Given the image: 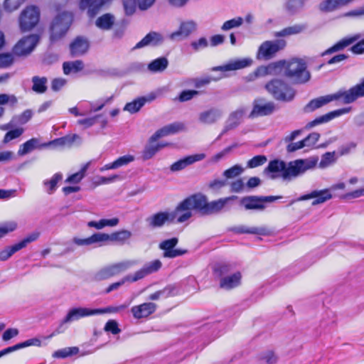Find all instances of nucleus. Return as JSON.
<instances>
[{"instance_id": "1", "label": "nucleus", "mask_w": 364, "mask_h": 364, "mask_svg": "<svg viewBox=\"0 0 364 364\" xmlns=\"http://www.w3.org/2000/svg\"><path fill=\"white\" fill-rule=\"evenodd\" d=\"M68 0H53L56 6L57 14L50 25V41L55 42L65 36L73 21L71 12L62 10L59 4Z\"/></svg>"}, {"instance_id": "2", "label": "nucleus", "mask_w": 364, "mask_h": 364, "mask_svg": "<svg viewBox=\"0 0 364 364\" xmlns=\"http://www.w3.org/2000/svg\"><path fill=\"white\" fill-rule=\"evenodd\" d=\"M203 200L197 194L191 196L181 201L174 210L169 212L171 223H183L193 216L194 210L199 211Z\"/></svg>"}, {"instance_id": "3", "label": "nucleus", "mask_w": 364, "mask_h": 364, "mask_svg": "<svg viewBox=\"0 0 364 364\" xmlns=\"http://www.w3.org/2000/svg\"><path fill=\"white\" fill-rule=\"evenodd\" d=\"M282 63V75L297 83H304L310 79V73L306 70V63L301 59L294 58L289 61H279Z\"/></svg>"}, {"instance_id": "4", "label": "nucleus", "mask_w": 364, "mask_h": 364, "mask_svg": "<svg viewBox=\"0 0 364 364\" xmlns=\"http://www.w3.org/2000/svg\"><path fill=\"white\" fill-rule=\"evenodd\" d=\"M161 267V262L159 259L154 260L149 263L146 264L139 270L133 274H129L124 277L121 281L112 284L106 290L109 293L113 290L118 289L123 285L125 282H135L140 280L147 275L158 271Z\"/></svg>"}, {"instance_id": "5", "label": "nucleus", "mask_w": 364, "mask_h": 364, "mask_svg": "<svg viewBox=\"0 0 364 364\" xmlns=\"http://www.w3.org/2000/svg\"><path fill=\"white\" fill-rule=\"evenodd\" d=\"M318 162L317 156H311L304 159H297L291 161L287 166V169L284 173V178L296 177L309 170L314 169Z\"/></svg>"}, {"instance_id": "6", "label": "nucleus", "mask_w": 364, "mask_h": 364, "mask_svg": "<svg viewBox=\"0 0 364 364\" xmlns=\"http://www.w3.org/2000/svg\"><path fill=\"white\" fill-rule=\"evenodd\" d=\"M40 11L34 6H26L20 14L18 26L22 32L32 30L39 22Z\"/></svg>"}, {"instance_id": "7", "label": "nucleus", "mask_w": 364, "mask_h": 364, "mask_svg": "<svg viewBox=\"0 0 364 364\" xmlns=\"http://www.w3.org/2000/svg\"><path fill=\"white\" fill-rule=\"evenodd\" d=\"M286 46L287 42L284 39L266 41L259 46L256 57L258 60H269Z\"/></svg>"}, {"instance_id": "8", "label": "nucleus", "mask_w": 364, "mask_h": 364, "mask_svg": "<svg viewBox=\"0 0 364 364\" xmlns=\"http://www.w3.org/2000/svg\"><path fill=\"white\" fill-rule=\"evenodd\" d=\"M266 89L273 97L279 100L290 101L294 97L293 89L282 81L274 80L266 85Z\"/></svg>"}, {"instance_id": "9", "label": "nucleus", "mask_w": 364, "mask_h": 364, "mask_svg": "<svg viewBox=\"0 0 364 364\" xmlns=\"http://www.w3.org/2000/svg\"><path fill=\"white\" fill-rule=\"evenodd\" d=\"M39 36L31 34L21 38L13 48V53L17 56H26L31 54L39 42Z\"/></svg>"}, {"instance_id": "10", "label": "nucleus", "mask_w": 364, "mask_h": 364, "mask_svg": "<svg viewBox=\"0 0 364 364\" xmlns=\"http://www.w3.org/2000/svg\"><path fill=\"white\" fill-rule=\"evenodd\" d=\"M253 60L250 58H236L230 60L226 64L214 67L213 68V71H220L222 73L220 76L214 80L221 79L227 76L225 73L229 71H235L237 70L243 69L247 67H250L252 65Z\"/></svg>"}, {"instance_id": "11", "label": "nucleus", "mask_w": 364, "mask_h": 364, "mask_svg": "<svg viewBox=\"0 0 364 364\" xmlns=\"http://www.w3.org/2000/svg\"><path fill=\"white\" fill-rule=\"evenodd\" d=\"M198 197H200L203 200L201 208H200V212L203 214H212L221 210L226 204L235 199V196L228 197L224 198H220L217 200H213L210 203L208 202L207 198L205 196L202 194H197Z\"/></svg>"}, {"instance_id": "12", "label": "nucleus", "mask_w": 364, "mask_h": 364, "mask_svg": "<svg viewBox=\"0 0 364 364\" xmlns=\"http://www.w3.org/2000/svg\"><path fill=\"white\" fill-rule=\"evenodd\" d=\"M334 100H341L344 103V95L343 94V91L340 90L331 95H327L315 98L308 103L305 107V109L306 112H313Z\"/></svg>"}, {"instance_id": "13", "label": "nucleus", "mask_w": 364, "mask_h": 364, "mask_svg": "<svg viewBox=\"0 0 364 364\" xmlns=\"http://www.w3.org/2000/svg\"><path fill=\"white\" fill-rule=\"evenodd\" d=\"M282 72V63L277 62L270 63L267 66H260L257 68L254 73L248 76L250 80H254L259 77L267 75H280Z\"/></svg>"}, {"instance_id": "14", "label": "nucleus", "mask_w": 364, "mask_h": 364, "mask_svg": "<svg viewBox=\"0 0 364 364\" xmlns=\"http://www.w3.org/2000/svg\"><path fill=\"white\" fill-rule=\"evenodd\" d=\"M196 23L193 21H186L181 23L178 30L169 35L172 41H181L187 38L196 30Z\"/></svg>"}, {"instance_id": "15", "label": "nucleus", "mask_w": 364, "mask_h": 364, "mask_svg": "<svg viewBox=\"0 0 364 364\" xmlns=\"http://www.w3.org/2000/svg\"><path fill=\"white\" fill-rule=\"evenodd\" d=\"M223 111L218 107H211L200 112L198 120L201 124L210 125L216 123L222 117Z\"/></svg>"}, {"instance_id": "16", "label": "nucleus", "mask_w": 364, "mask_h": 364, "mask_svg": "<svg viewBox=\"0 0 364 364\" xmlns=\"http://www.w3.org/2000/svg\"><path fill=\"white\" fill-rule=\"evenodd\" d=\"M97 315V309L77 307L70 309L63 320V323H71L82 318Z\"/></svg>"}, {"instance_id": "17", "label": "nucleus", "mask_w": 364, "mask_h": 364, "mask_svg": "<svg viewBox=\"0 0 364 364\" xmlns=\"http://www.w3.org/2000/svg\"><path fill=\"white\" fill-rule=\"evenodd\" d=\"M186 127L182 122H174L164 126L161 129L157 130L151 137V141H156L159 139L177 134L184 131Z\"/></svg>"}, {"instance_id": "18", "label": "nucleus", "mask_w": 364, "mask_h": 364, "mask_svg": "<svg viewBox=\"0 0 364 364\" xmlns=\"http://www.w3.org/2000/svg\"><path fill=\"white\" fill-rule=\"evenodd\" d=\"M112 0H80V9H87V14L90 16H95L98 11L103 7L109 4Z\"/></svg>"}, {"instance_id": "19", "label": "nucleus", "mask_w": 364, "mask_h": 364, "mask_svg": "<svg viewBox=\"0 0 364 364\" xmlns=\"http://www.w3.org/2000/svg\"><path fill=\"white\" fill-rule=\"evenodd\" d=\"M178 243V239L173 237L161 242L159 247L164 250V256L165 257L173 258L186 253V250L173 249Z\"/></svg>"}, {"instance_id": "20", "label": "nucleus", "mask_w": 364, "mask_h": 364, "mask_svg": "<svg viewBox=\"0 0 364 364\" xmlns=\"http://www.w3.org/2000/svg\"><path fill=\"white\" fill-rule=\"evenodd\" d=\"M274 110V105L272 102H267L262 99L256 100L254 102L253 109L250 114V117H255L269 115L272 114Z\"/></svg>"}, {"instance_id": "21", "label": "nucleus", "mask_w": 364, "mask_h": 364, "mask_svg": "<svg viewBox=\"0 0 364 364\" xmlns=\"http://www.w3.org/2000/svg\"><path fill=\"white\" fill-rule=\"evenodd\" d=\"M205 158V154H197L191 156H188L185 158L179 159L174 162L170 167V170L173 172H177L185 169L188 166L200 161Z\"/></svg>"}, {"instance_id": "22", "label": "nucleus", "mask_w": 364, "mask_h": 364, "mask_svg": "<svg viewBox=\"0 0 364 364\" xmlns=\"http://www.w3.org/2000/svg\"><path fill=\"white\" fill-rule=\"evenodd\" d=\"M349 112H350V108H342V109H339L337 110H334V111L331 112L321 116L311 122H309L305 126V129H310L315 126H317L322 123L328 122L330 120L333 119V118L339 117L342 114L348 113Z\"/></svg>"}, {"instance_id": "23", "label": "nucleus", "mask_w": 364, "mask_h": 364, "mask_svg": "<svg viewBox=\"0 0 364 364\" xmlns=\"http://www.w3.org/2000/svg\"><path fill=\"white\" fill-rule=\"evenodd\" d=\"M333 198V195L330 192V189H323L321 191H314L309 194L304 195L299 198V200H306L311 198H315L312 202V205H315L323 203Z\"/></svg>"}, {"instance_id": "24", "label": "nucleus", "mask_w": 364, "mask_h": 364, "mask_svg": "<svg viewBox=\"0 0 364 364\" xmlns=\"http://www.w3.org/2000/svg\"><path fill=\"white\" fill-rule=\"evenodd\" d=\"M167 222L171 223V218L169 212L166 211L155 213L146 219V225L151 228H161Z\"/></svg>"}, {"instance_id": "25", "label": "nucleus", "mask_w": 364, "mask_h": 364, "mask_svg": "<svg viewBox=\"0 0 364 364\" xmlns=\"http://www.w3.org/2000/svg\"><path fill=\"white\" fill-rule=\"evenodd\" d=\"M247 107H242L236 109L235 112H232L225 126V128L222 132V134L226 132L227 131L234 129L242 121L244 116L247 114Z\"/></svg>"}, {"instance_id": "26", "label": "nucleus", "mask_w": 364, "mask_h": 364, "mask_svg": "<svg viewBox=\"0 0 364 364\" xmlns=\"http://www.w3.org/2000/svg\"><path fill=\"white\" fill-rule=\"evenodd\" d=\"M156 304L151 302L144 303L134 306L131 312L135 318L139 319L146 318L156 311Z\"/></svg>"}, {"instance_id": "27", "label": "nucleus", "mask_w": 364, "mask_h": 364, "mask_svg": "<svg viewBox=\"0 0 364 364\" xmlns=\"http://www.w3.org/2000/svg\"><path fill=\"white\" fill-rule=\"evenodd\" d=\"M287 169L285 163L279 160H274L269 162L268 166L265 168L264 173L269 175L271 178H274L280 173L284 177V173Z\"/></svg>"}, {"instance_id": "28", "label": "nucleus", "mask_w": 364, "mask_h": 364, "mask_svg": "<svg viewBox=\"0 0 364 364\" xmlns=\"http://www.w3.org/2000/svg\"><path fill=\"white\" fill-rule=\"evenodd\" d=\"M88 48L89 42L82 37L76 38L70 46V53L73 56H78L85 53Z\"/></svg>"}, {"instance_id": "29", "label": "nucleus", "mask_w": 364, "mask_h": 364, "mask_svg": "<svg viewBox=\"0 0 364 364\" xmlns=\"http://www.w3.org/2000/svg\"><path fill=\"white\" fill-rule=\"evenodd\" d=\"M344 103H350L357 98L364 96V80L348 90L343 91Z\"/></svg>"}, {"instance_id": "30", "label": "nucleus", "mask_w": 364, "mask_h": 364, "mask_svg": "<svg viewBox=\"0 0 364 364\" xmlns=\"http://www.w3.org/2000/svg\"><path fill=\"white\" fill-rule=\"evenodd\" d=\"M241 204L246 210H262L265 208L266 205L264 204L261 197L249 196L243 198L241 200Z\"/></svg>"}, {"instance_id": "31", "label": "nucleus", "mask_w": 364, "mask_h": 364, "mask_svg": "<svg viewBox=\"0 0 364 364\" xmlns=\"http://www.w3.org/2000/svg\"><path fill=\"white\" fill-rule=\"evenodd\" d=\"M361 37L360 34H355L350 36L346 37L338 41L337 43H336L333 46L326 50L323 53V55L326 54H330L336 51H338L340 50L343 49L344 48L347 47L348 46L350 45L353 42L356 41Z\"/></svg>"}, {"instance_id": "32", "label": "nucleus", "mask_w": 364, "mask_h": 364, "mask_svg": "<svg viewBox=\"0 0 364 364\" xmlns=\"http://www.w3.org/2000/svg\"><path fill=\"white\" fill-rule=\"evenodd\" d=\"M242 275L240 272H235L232 274L225 277L220 279V287L225 289H231L240 284Z\"/></svg>"}, {"instance_id": "33", "label": "nucleus", "mask_w": 364, "mask_h": 364, "mask_svg": "<svg viewBox=\"0 0 364 364\" xmlns=\"http://www.w3.org/2000/svg\"><path fill=\"white\" fill-rule=\"evenodd\" d=\"M306 29L304 24H296L291 26L286 27L279 31L274 32L273 36L276 38L288 37L290 36L301 33Z\"/></svg>"}, {"instance_id": "34", "label": "nucleus", "mask_w": 364, "mask_h": 364, "mask_svg": "<svg viewBox=\"0 0 364 364\" xmlns=\"http://www.w3.org/2000/svg\"><path fill=\"white\" fill-rule=\"evenodd\" d=\"M162 41L163 37L160 33L151 32L136 45V48H141L145 46H156Z\"/></svg>"}, {"instance_id": "35", "label": "nucleus", "mask_w": 364, "mask_h": 364, "mask_svg": "<svg viewBox=\"0 0 364 364\" xmlns=\"http://www.w3.org/2000/svg\"><path fill=\"white\" fill-rule=\"evenodd\" d=\"M119 219L117 218H112L109 219L103 218L99 221H90L87 223L89 228H94L97 230H102L105 227H114L119 224Z\"/></svg>"}, {"instance_id": "36", "label": "nucleus", "mask_w": 364, "mask_h": 364, "mask_svg": "<svg viewBox=\"0 0 364 364\" xmlns=\"http://www.w3.org/2000/svg\"><path fill=\"white\" fill-rule=\"evenodd\" d=\"M132 237V232L127 230H121L109 234V243L124 244Z\"/></svg>"}, {"instance_id": "37", "label": "nucleus", "mask_w": 364, "mask_h": 364, "mask_svg": "<svg viewBox=\"0 0 364 364\" xmlns=\"http://www.w3.org/2000/svg\"><path fill=\"white\" fill-rule=\"evenodd\" d=\"M43 346V344L42 341L39 338L36 337L28 339L23 342L17 343L13 346L8 347L7 348L9 350V353H12L17 350L30 346L41 347Z\"/></svg>"}, {"instance_id": "38", "label": "nucleus", "mask_w": 364, "mask_h": 364, "mask_svg": "<svg viewBox=\"0 0 364 364\" xmlns=\"http://www.w3.org/2000/svg\"><path fill=\"white\" fill-rule=\"evenodd\" d=\"M238 232L240 233H250L264 236L271 235L273 231L267 227H251L247 228L242 226L237 228Z\"/></svg>"}, {"instance_id": "39", "label": "nucleus", "mask_w": 364, "mask_h": 364, "mask_svg": "<svg viewBox=\"0 0 364 364\" xmlns=\"http://www.w3.org/2000/svg\"><path fill=\"white\" fill-rule=\"evenodd\" d=\"M115 22V18L110 14H105L100 16L95 21L97 28L102 30H109Z\"/></svg>"}, {"instance_id": "40", "label": "nucleus", "mask_w": 364, "mask_h": 364, "mask_svg": "<svg viewBox=\"0 0 364 364\" xmlns=\"http://www.w3.org/2000/svg\"><path fill=\"white\" fill-rule=\"evenodd\" d=\"M149 140V144L145 147L142 156L144 160H148L152 158L161 149L166 146V144L154 143Z\"/></svg>"}, {"instance_id": "41", "label": "nucleus", "mask_w": 364, "mask_h": 364, "mask_svg": "<svg viewBox=\"0 0 364 364\" xmlns=\"http://www.w3.org/2000/svg\"><path fill=\"white\" fill-rule=\"evenodd\" d=\"M41 146V145L40 144L39 140L36 138H33L20 146L18 154L24 156Z\"/></svg>"}, {"instance_id": "42", "label": "nucleus", "mask_w": 364, "mask_h": 364, "mask_svg": "<svg viewBox=\"0 0 364 364\" xmlns=\"http://www.w3.org/2000/svg\"><path fill=\"white\" fill-rule=\"evenodd\" d=\"M84 68L81 60L65 62L63 65V72L65 75L75 74L81 71Z\"/></svg>"}, {"instance_id": "43", "label": "nucleus", "mask_w": 364, "mask_h": 364, "mask_svg": "<svg viewBox=\"0 0 364 364\" xmlns=\"http://www.w3.org/2000/svg\"><path fill=\"white\" fill-rule=\"evenodd\" d=\"M146 101V98L144 97L136 99L131 102L127 103L124 107V110L131 114L136 113L144 105Z\"/></svg>"}, {"instance_id": "44", "label": "nucleus", "mask_w": 364, "mask_h": 364, "mask_svg": "<svg viewBox=\"0 0 364 364\" xmlns=\"http://www.w3.org/2000/svg\"><path fill=\"white\" fill-rule=\"evenodd\" d=\"M168 65V60L165 58H159L151 63H150L148 65V68L150 71L156 73L161 72L164 70Z\"/></svg>"}, {"instance_id": "45", "label": "nucleus", "mask_w": 364, "mask_h": 364, "mask_svg": "<svg viewBox=\"0 0 364 364\" xmlns=\"http://www.w3.org/2000/svg\"><path fill=\"white\" fill-rule=\"evenodd\" d=\"M341 7L339 0H323L318 6L323 12H331Z\"/></svg>"}, {"instance_id": "46", "label": "nucleus", "mask_w": 364, "mask_h": 364, "mask_svg": "<svg viewBox=\"0 0 364 364\" xmlns=\"http://www.w3.org/2000/svg\"><path fill=\"white\" fill-rule=\"evenodd\" d=\"M79 352L77 347H67L55 351L53 357L55 358H65L73 355H76Z\"/></svg>"}, {"instance_id": "47", "label": "nucleus", "mask_w": 364, "mask_h": 364, "mask_svg": "<svg viewBox=\"0 0 364 364\" xmlns=\"http://www.w3.org/2000/svg\"><path fill=\"white\" fill-rule=\"evenodd\" d=\"M337 159L336 153L333 152H326L322 155L321 161L318 164V167L320 168H326L331 165L333 164Z\"/></svg>"}, {"instance_id": "48", "label": "nucleus", "mask_w": 364, "mask_h": 364, "mask_svg": "<svg viewBox=\"0 0 364 364\" xmlns=\"http://www.w3.org/2000/svg\"><path fill=\"white\" fill-rule=\"evenodd\" d=\"M135 264V262L132 260L122 261L118 263L112 264L110 265L112 272L115 275L120 274L122 272L128 269Z\"/></svg>"}, {"instance_id": "49", "label": "nucleus", "mask_w": 364, "mask_h": 364, "mask_svg": "<svg viewBox=\"0 0 364 364\" xmlns=\"http://www.w3.org/2000/svg\"><path fill=\"white\" fill-rule=\"evenodd\" d=\"M91 245L96 244L102 246L109 244V234L104 232L95 233L90 236Z\"/></svg>"}, {"instance_id": "50", "label": "nucleus", "mask_w": 364, "mask_h": 364, "mask_svg": "<svg viewBox=\"0 0 364 364\" xmlns=\"http://www.w3.org/2000/svg\"><path fill=\"white\" fill-rule=\"evenodd\" d=\"M19 250L20 249L17 244L6 247V248L0 251V261H6L15 252Z\"/></svg>"}, {"instance_id": "51", "label": "nucleus", "mask_w": 364, "mask_h": 364, "mask_svg": "<svg viewBox=\"0 0 364 364\" xmlns=\"http://www.w3.org/2000/svg\"><path fill=\"white\" fill-rule=\"evenodd\" d=\"M33 90L42 93L44 92L46 90V82L47 80L45 77H33Z\"/></svg>"}, {"instance_id": "52", "label": "nucleus", "mask_w": 364, "mask_h": 364, "mask_svg": "<svg viewBox=\"0 0 364 364\" xmlns=\"http://www.w3.org/2000/svg\"><path fill=\"white\" fill-rule=\"evenodd\" d=\"M129 304L130 302L116 306H108L103 309H97V314L118 313L126 309L129 306Z\"/></svg>"}, {"instance_id": "53", "label": "nucleus", "mask_w": 364, "mask_h": 364, "mask_svg": "<svg viewBox=\"0 0 364 364\" xmlns=\"http://www.w3.org/2000/svg\"><path fill=\"white\" fill-rule=\"evenodd\" d=\"M114 276L112 269L110 265L107 266L100 270H99L97 273H95L94 276V279L96 281H101L104 279H109L112 277Z\"/></svg>"}, {"instance_id": "54", "label": "nucleus", "mask_w": 364, "mask_h": 364, "mask_svg": "<svg viewBox=\"0 0 364 364\" xmlns=\"http://www.w3.org/2000/svg\"><path fill=\"white\" fill-rule=\"evenodd\" d=\"M242 23L243 18L242 17H236L224 22L221 29L223 31H229L230 29L240 27Z\"/></svg>"}, {"instance_id": "55", "label": "nucleus", "mask_w": 364, "mask_h": 364, "mask_svg": "<svg viewBox=\"0 0 364 364\" xmlns=\"http://www.w3.org/2000/svg\"><path fill=\"white\" fill-rule=\"evenodd\" d=\"M62 178L61 173H55L50 180L43 182L44 185L48 188V193H52L55 190L57 183Z\"/></svg>"}, {"instance_id": "56", "label": "nucleus", "mask_w": 364, "mask_h": 364, "mask_svg": "<svg viewBox=\"0 0 364 364\" xmlns=\"http://www.w3.org/2000/svg\"><path fill=\"white\" fill-rule=\"evenodd\" d=\"M77 139H79V136L77 134H73L71 136H66L65 137L59 138L53 141L50 144L54 146L70 145Z\"/></svg>"}, {"instance_id": "57", "label": "nucleus", "mask_w": 364, "mask_h": 364, "mask_svg": "<svg viewBox=\"0 0 364 364\" xmlns=\"http://www.w3.org/2000/svg\"><path fill=\"white\" fill-rule=\"evenodd\" d=\"M135 158L133 155L127 154L122 156L117 159L114 162L116 169L121 168L122 166H127L129 164L133 162Z\"/></svg>"}, {"instance_id": "58", "label": "nucleus", "mask_w": 364, "mask_h": 364, "mask_svg": "<svg viewBox=\"0 0 364 364\" xmlns=\"http://www.w3.org/2000/svg\"><path fill=\"white\" fill-rule=\"evenodd\" d=\"M320 138V134L316 132L311 133L308 136L302 140L304 146L308 149L313 148Z\"/></svg>"}, {"instance_id": "59", "label": "nucleus", "mask_w": 364, "mask_h": 364, "mask_svg": "<svg viewBox=\"0 0 364 364\" xmlns=\"http://www.w3.org/2000/svg\"><path fill=\"white\" fill-rule=\"evenodd\" d=\"M24 1L25 0H5L4 2V9L8 12H12L18 9Z\"/></svg>"}, {"instance_id": "60", "label": "nucleus", "mask_w": 364, "mask_h": 364, "mask_svg": "<svg viewBox=\"0 0 364 364\" xmlns=\"http://www.w3.org/2000/svg\"><path fill=\"white\" fill-rule=\"evenodd\" d=\"M244 171V168L240 165H235L232 167L224 171L223 175L227 178H232L240 175Z\"/></svg>"}, {"instance_id": "61", "label": "nucleus", "mask_w": 364, "mask_h": 364, "mask_svg": "<svg viewBox=\"0 0 364 364\" xmlns=\"http://www.w3.org/2000/svg\"><path fill=\"white\" fill-rule=\"evenodd\" d=\"M267 159L266 156L263 155H257L248 161L247 167L250 168H256L257 166L263 165L267 162Z\"/></svg>"}, {"instance_id": "62", "label": "nucleus", "mask_w": 364, "mask_h": 364, "mask_svg": "<svg viewBox=\"0 0 364 364\" xmlns=\"http://www.w3.org/2000/svg\"><path fill=\"white\" fill-rule=\"evenodd\" d=\"M235 145L226 147L225 149H224L221 151H220V152L217 153L216 154L213 155L210 158V162H211V163H217V162H218L219 161H220L221 159L225 158L227 155H228L232 151V149L235 148Z\"/></svg>"}, {"instance_id": "63", "label": "nucleus", "mask_w": 364, "mask_h": 364, "mask_svg": "<svg viewBox=\"0 0 364 364\" xmlns=\"http://www.w3.org/2000/svg\"><path fill=\"white\" fill-rule=\"evenodd\" d=\"M85 170L86 168L85 167L80 171L72 174L65 180V182L77 185V183H80L81 180L85 177Z\"/></svg>"}, {"instance_id": "64", "label": "nucleus", "mask_w": 364, "mask_h": 364, "mask_svg": "<svg viewBox=\"0 0 364 364\" xmlns=\"http://www.w3.org/2000/svg\"><path fill=\"white\" fill-rule=\"evenodd\" d=\"M6 235L14 232L18 228V223L16 220H9L0 224Z\"/></svg>"}]
</instances>
